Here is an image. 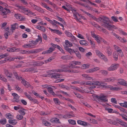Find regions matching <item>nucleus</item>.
Listing matches in <instances>:
<instances>
[{"label":"nucleus","mask_w":127,"mask_h":127,"mask_svg":"<svg viewBox=\"0 0 127 127\" xmlns=\"http://www.w3.org/2000/svg\"><path fill=\"white\" fill-rule=\"evenodd\" d=\"M95 20L98 22L100 21L105 24H107L108 22L109 18L105 16H102L98 18H96Z\"/></svg>","instance_id":"1"},{"label":"nucleus","mask_w":127,"mask_h":127,"mask_svg":"<svg viewBox=\"0 0 127 127\" xmlns=\"http://www.w3.org/2000/svg\"><path fill=\"white\" fill-rule=\"evenodd\" d=\"M95 97L98 99L99 101L107 102L108 101L107 96L104 95H101L99 96L96 95Z\"/></svg>","instance_id":"2"},{"label":"nucleus","mask_w":127,"mask_h":127,"mask_svg":"<svg viewBox=\"0 0 127 127\" xmlns=\"http://www.w3.org/2000/svg\"><path fill=\"white\" fill-rule=\"evenodd\" d=\"M12 95L14 96V100L12 101V102H16L17 103H19L20 101L19 99L20 96L15 93H12Z\"/></svg>","instance_id":"3"},{"label":"nucleus","mask_w":127,"mask_h":127,"mask_svg":"<svg viewBox=\"0 0 127 127\" xmlns=\"http://www.w3.org/2000/svg\"><path fill=\"white\" fill-rule=\"evenodd\" d=\"M48 75L50 76L51 78L57 79L58 78H61V75L58 73H54L48 74Z\"/></svg>","instance_id":"4"},{"label":"nucleus","mask_w":127,"mask_h":127,"mask_svg":"<svg viewBox=\"0 0 127 127\" xmlns=\"http://www.w3.org/2000/svg\"><path fill=\"white\" fill-rule=\"evenodd\" d=\"M44 64V62L42 61H37L33 62L32 65L34 66H41Z\"/></svg>","instance_id":"5"},{"label":"nucleus","mask_w":127,"mask_h":127,"mask_svg":"<svg viewBox=\"0 0 127 127\" xmlns=\"http://www.w3.org/2000/svg\"><path fill=\"white\" fill-rule=\"evenodd\" d=\"M117 65H118L116 64H112L110 67L108 68V70L109 71H112L115 70L117 69Z\"/></svg>","instance_id":"6"},{"label":"nucleus","mask_w":127,"mask_h":127,"mask_svg":"<svg viewBox=\"0 0 127 127\" xmlns=\"http://www.w3.org/2000/svg\"><path fill=\"white\" fill-rule=\"evenodd\" d=\"M3 8L1 6H0V11H1L0 12V13L1 15L3 16V17L4 18H6V12L5 11V10H3Z\"/></svg>","instance_id":"7"},{"label":"nucleus","mask_w":127,"mask_h":127,"mask_svg":"<svg viewBox=\"0 0 127 127\" xmlns=\"http://www.w3.org/2000/svg\"><path fill=\"white\" fill-rule=\"evenodd\" d=\"M4 73L6 76L10 78H11L13 76L12 74L6 69H4Z\"/></svg>","instance_id":"8"},{"label":"nucleus","mask_w":127,"mask_h":127,"mask_svg":"<svg viewBox=\"0 0 127 127\" xmlns=\"http://www.w3.org/2000/svg\"><path fill=\"white\" fill-rule=\"evenodd\" d=\"M117 121H119L120 124L125 127H127V123L123 121L122 120L118 119H116Z\"/></svg>","instance_id":"9"},{"label":"nucleus","mask_w":127,"mask_h":127,"mask_svg":"<svg viewBox=\"0 0 127 127\" xmlns=\"http://www.w3.org/2000/svg\"><path fill=\"white\" fill-rule=\"evenodd\" d=\"M118 83L121 85L125 86H127V83H126V82L124 80L120 79L119 80Z\"/></svg>","instance_id":"10"},{"label":"nucleus","mask_w":127,"mask_h":127,"mask_svg":"<svg viewBox=\"0 0 127 127\" xmlns=\"http://www.w3.org/2000/svg\"><path fill=\"white\" fill-rule=\"evenodd\" d=\"M18 25L17 23H15L11 25V30L13 32V30H14L15 29L18 28Z\"/></svg>","instance_id":"11"},{"label":"nucleus","mask_w":127,"mask_h":127,"mask_svg":"<svg viewBox=\"0 0 127 127\" xmlns=\"http://www.w3.org/2000/svg\"><path fill=\"white\" fill-rule=\"evenodd\" d=\"M13 73L16 79L20 80V77L21 76H19L17 72L14 70L13 71Z\"/></svg>","instance_id":"12"},{"label":"nucleus","mask_w":127,"mask_h":127,"mask_svg":"<svg viewBox=\"0 0 127 127\" xmlns=\"http://www.w3.org/2000/svg\"><path fill=\"white\" fill-rule=\"evenodd\" d=\"M18 50V48H16L15 47H13L12 48H8L7 49V50L10 52H15Z\"/></svg>","instance_id":"13"},{"label":"nucleus","mask_w":127,"mask_h":127,"mask_svg":"<svg viewBox=\"0 0 127 127\" xmlns=\"http://www.w3.org/2000/svg\"><path fill=\"white\" fill-rule=\"evenodd\" d=\"M106 48L108 56H110L112 54V52L111 49L110 47L109 46L107 47Z\"/></svg>","instance_id":"14"},{"label":"nucleus","mask_w":127,"mask_h":127,"mask_svg":"<svg viewBox=\"0 0 127 127\" xmlns=\"http://www.w3.org/2000/svg\"><path fill=\"white\" fill-rule=\"evenodd\" d=\"M79 43L82 45L86 46L88 45V42L87 41L84 40H81L79 41Z\"/></svg>","instance_id":"15"},{"label":"nucleus","mask_w":127,"mask_h":127,"mask_svg":"<svg viewBox=\"0 0 127 127\" xmlns=\"http://www.w3.org/2000/svg\"><path fill=\"white\" fill-rule=\"evenodd\" d=\"M110 22V21L109 19V21L108 23L105 24V26L107 27L108 30H112V26H111V25L109 24V22Z\"/></svg>","instance_id":"16"},{"label":"nucleus","mask_w":127,"mask_h":127,"mask_svg":"<svg viewBox=\"0 0 127 127\" xmlns=\"http://www.w3.org/2000/svg\"><path fill=\"white\" fill-rule=\"evenodd\" d=\"M9 123L13 125H15L17 123V122L16 120H9Z\"/></svg>","instance_id":"17"},{"label":"nucleus","mask_w":127,"mask_h":127,"mask_svg":"<svg viewBox=\"0 0 127 127\" xmlns=\"http://www.w3.org/2000/svg\"><path fill=\"white\" fill-rule=\"evenodd\" d=\"M96 53V54L100 58H101V57L104 56V55L101 53L100 51L98 50H96L95 51Z\"/></svg>","instance_id":"18"},{"label":"nucleus","mask_w":127,"mask_h":127,"mask_svg":"<svg viewBox=\"0 0 127 127\" xmlns=\"http://www.w3.org/2000/svg\"><path fill=\"white\" fill-rule=\"evenodd\" d=\"M37 28L38 29L40 30L43 32H45L46 31L45 28L44 27H41L39 25L37 26Z\"/></svg>","instance_id":"19"},{"label":"nucleus","mask_w":127,"mask_h":127,"mask_svg":"<svg viewBox=\"0 0 127 127\" xmlns=\"http://www.w3.org/2000/svg\"><path fill=\"white\" fill-rule=\"evenodd\" d=\"M92 85H99L101 84H103V83L102 82L96 81V82H94L93 83H92Z\"/></svg>","instance_id":"20"},{"label":"nucleus","mask_w":127,"mask_h":127,"mask_svg":"<svg viewBox=\"0 0 127 127\" xmlns=\"http://www.w3.org/2000/svg\"><path fill=\"white\" fill-rule=\"evenodd\" d=\"M11 34V32L9 31L6 32L4 34V35L6 39H7L8 37V35Z\"/></svg>","instance_id":"21"},{"label":"nucleus","mask_w":127,"mask_h":127,"mask_svg":"<svg viewBox=\"0 0 127 127\" xmlns=\"http://www.w3.org/2000/svg\"><path fill=\"white\" fill-rule=\"evenodd\" d=\"M43 123L44 125L46 126H49L51 125V124L50 123L46 121V120H44L43 121Z\"/></svg>","instance_id":"22"},{"label":"nucleus","mask_w":127,"mask_h":127,"mask_svg":"<svg viewBox=\"0 0 127 127\" xmlns=\"http://www.w3.org/2000/svg\"><path fill=\"white\" fill-rule=\"evenodd\" d=\"M30 100L31 101L33 102L34 103L38 104L39 103L37 99L34 98H33L32 97H31V98L30 99Z\"/></svg>","instance_id":"23"},{"label":"nucleus","mask_w":127,"mask_h":127,"mask_svg":"<svg viewBox=\"0 0 127 127\" xmlns=\"http://www.w3.org/2000/svg\"><path fill=\"white\" fill-rule=\"evenodd\" d=\"M65 33L68 37H70L72 35V34L68 31H66L65 32Z\"/></svg>","instance_id":"24"},{"label":"nucleus","mask_w":127,"mask_h":127,"mask_svg":"<svg viewBox=\"0 0 127 127\" xmlns=\"http://www.w3.org/2000/svg\"><path fill=\"white\" fill-rule=\"evenodd\" d=\"M16 118L18 120H19L22 119L23 118V117L22 115H18L16 116Z\"/></svg>","instance_id":"25"},{"label":"nucleus","mask_w":127,"mask_h":127,"mask_svg":"<svg viewBox=\"0 0 127 127\" xmlns=\"http://www.w3.org/2000/svg\"><path fill=\"white\" fill-rule=\"evenodd\" d=\"M76 53H75L77 57L79 59H81V54L79 51H76Z\"/></svg>","instance_id":"26"},{"label":"nucleus","mask_w":127,"mask_h":127,"mask_svg":"<svg viewBox=\"0 0 127 127\" xmlns=\"http://www.w3.org/2000/svg\"><path fill=\"white\" fill-rule=\"evenodd\" d=\"M122 88L117 87H113L112 86L111 90L113 91H118L120 90H121Z\"/></svg>","instance_id":"27"},{"label":"nucleus","mask_w":127,"mask_h":127,"mask_svg":"<svg viewBox=\"0 0 127 127\" xmlns=\"http://www.w3.org/2000/svg\"><path fill=\"white\" fill-rule=\"evenodd\" d=\"M22 109V110H19V112L22 115H24L25 114V112L24 111L25 109L23 108Z\"/></svg>","instance_id":"28"},{"label":"nucleus","mask_w":127,"mask_h":127,"mask_svg":"<svg viewBox=\"0 0 127 127\" xmlns=\"http://www.w3.org/2000/svg\"><path fill=\"white\" fill-rule=\"evenodd\" d=\"M115 49L117 50V51L118 52H119V53L120 55H121V57L123 56L124 55L122 51V50L121 49H120L119 50H117V49H116V47H115Z\"/></svg>","instance_id":"29"},{"label":"nucleus","mask_w":127,"mask_h":127,"mask_svg":"<svg viewBox=\"0 0 127 127\" xmlns=\"http://www.w3.org/2000/svg\"><path fill=\"white\" fill-rule=\"evenodd\" d=\"M89 66V65L87 64H84L82 66V68L83 69H86L88 68Z\"/></svg>","instance_id":"30"},{"label":"nucleus","mask_w":127,"mask_h":127,"mask_svg":"<svg viewBox=\"0 0 127 127\" xmlns=\"http://www.w3.org/2000/svg\"><path fill=\"white\" fill-rule=\"evenodd\" d=\"M57 18L62 23L64 24H65V22L64 20L62 18L58 16H57Z\"/></svg>","instance_id":"31"},{"label":"nucleus","mask_w":127,"mask_h":127,"mask_svg":"<svg viewBox=\"0 0 127 127\" xmlns=\"http://www.w3.org/2000/svg\"><path fill=\"white\" fill-rule=\"evenodd\" d=\"M68 52L70 54H71V53H76V51H75L74 49L70 48L68 49Z\"/></svg>","instance_id":"32"},{"label":"nucleus","mask_w":127,"mask_h":127,"mask_svg":"<svg viewBox=\"0 0 127 127\" xmlns=\"http://www.w3.org/2000/svg\"><path fill=\"white\" fill-rule=\"evenodd\" d=\"M70 66V68H74L75 67V65L73 61L69 64Z\"/></svg>","instance_id":"33"},{"label":"nucleus","mask_w":127,"mask_h":127,"mask_svg":"<svg viewBox=\"0 0 127 127\" xmlns=\"http://www.w3.org/2000/svg\"><path fill=\"white\" fill-rule=\"evenodd\" d=\"M90 23L92 25L95 27L99 28L100 27V26L98 25L94 22H91Z\"/></svg>","instance_id":"34"},{"label":"nucleus","mask_w":127,"mask_h":127,"mask_svg":"<svg viewBox=\"0 0 127 127\" xmlns=\"http://www.w3.org/2000/svg\"><path fill=\"white\" fill-rule=\"evenodd\" d=\"M68 122L71 124L75 125L76 124L75 121L73 120H68Z\"/></svg>","instance_id":"35"},{"label":"nucleus","mask_w":127,"mask_h":127,"mask_svg":"<svg viewBox=\"0 0 127 127\" xmlns=\"http://www.w3.org/2000/svg\"><path fill=\"white\" fill-rule=\"evenodd\" d=\"M126 103H127V102L124 101V102L123 103H120V105L122 106H123V107H127V104Z\"/></svg>","instance_id":"36"},{"label":"nucleus","mask_w":127,"mask_h":127,"mask_svg":"<svg viewBox=\"0 0 127 127\" xmlns=\"http://www.w3.org/2000/svg\"><path fill=\"white\" fill-rule=\"evenodd\" d=\"M15 88H16V90L19 91V92H22L23 91L18 86H15Z\"/></svg>","instance_id":"37"},{"label":"nucleus","mask_w":127,"mask_h":127,"mask_svg":"<svg viewBox=\"0 0 127 127\" xmlns=\"http://www.w3.org/2000/svg\"><path fill=\"white\" fill-rule=\"evenodd\" d=\"M15 59H17V58H11L10 57L9 58H6V61H9L10 62L12 61H14Z\"/></svg>","instance_id":"38"},{"label":"nucleus","mask_w":127,"mask_h":127,"mask_svg":"<svg viewBox=\"0 0 127 127\" xmlns=\"http://www.w3.org/2000/svg\"><path fill=\"white\" fill-rule=\"evenodd\" d=\"M103 80L105 82H107L112 81L113 79L111 78H107L104 79Z\"/></svg>","instance_id":"39"},{"label":"nucleus","mask_w":127,"mask_h":127,"mask_svg":"<svg viewBox=\"0 0 127 127\" xmlns=\"http://www.w3.org/2000/svg\"><path fill=\"white\" fill-rule=\"evenodd\" d=\"M118 109H119L121 111L123 112L124 113H126V112L124 109L121 107H118Z\"/></svg>","instance_id":"40"},{"label":"nucleus","mask_w":127,"mask_h":127,"mask_svg":"<svg viewBox=\"0 0 127 127\" xmlns=\"http://www.w3.org/2000/svg\"><path fill=\"white\" fill-rule=\"evenodd\" d=\"M6 122V120L5 119L4 120H0V123L3 125L5 124Z\"/></svg>","instance_id":"41"},{"label":"nucleus","mask_w":127,"mask_h":127,"mask_svg":"<svg viewBox=\"0 0 127 127\" xmlns=\"http://www.w3.org/2000/svg\"><path fill=\"white\" fill-rule=\"evenodd\" d=\"M53 100L56 104H58L59 103H60V101L59 99L57 98H54Z\"/></svg>","instance_id":"42"},{"label":"nucleus","mask_w":127,"mask_h":127,"mask_svg":"<svg viewBox=\"0 0 127 127\" xmlns=\"http://www.w3.org/2000/svg\"><path fill=\"white\" fill-rule=\"evenodd\" d=\"M54 30V32L55 33L58 34H62V32L59 30Z\"/></svg>","instance_id":"43"},{"label":"nucleus","mask_w":127,"mask_h":127,"mask_svg":"<svg viewBox=\"0 0 127 127\" xmlns=\"http://www.w3.org/2000/svg\"><path fill=\"white\" fill-rule=\"evenodd\" d=\"M54 49L52 48H50L47 51V53H50L52 52L54 50Z\"/></svg>","instance_id":"44"},{"label":"nucleus","mask_w":127,"mask_h":127,"mask_svg":"<svg viewBox=\"0 0 127 127\" xmlns=\"http://www.w3.org/2000/svg\"><path fill=\"white\" fill-rule=\"evenodd\" d=\"M38 38L36 39V41L37 43H38L39 41H40L41 42H42V38L41 37H40L39 35L38 36Z\"/></svg>","instance_id":"45"},{"label":"nucleus","mask_w":127,"mask_h":127,"mask_svg":"<svg viewBox=\"0 0 127 127\" xmlns=\"http://www.w3.org/2000/svg\"><path fill=\"white\" fill-rule=\"evenodd\" d=\"M24 94L26 96V97H27L29 100L32 97L31 96L28 94L26 92H25L24 93Z\"/></svg>","instance_id":"46"},{"label":"nucleus","mask_w":127,"mask_h":127,"mask_svg":"<svg viewBox=\"0 0 127 127\" xmlns=\"http://www.w3.org/2000/svg\"><path fill=\"white\" fill-rule=\"evenodd\" d=\"M6 116L7 118L11 119L12 118V115L10 113L7 114L6 115Z\"/></svg>","instance_id":"47"},{"label":"nucleus","mask_w":127,"mask_h":127,"mask_svg":"<svg viewBox=\"0 0 127 127\" xmlns=\"http://www.w3.org/2000/svg\"><path fill=\"white\" fill-rule=\"evenodd\" d=\"M20 81L21 80H22L21 82L23 84H24L25 83V82H26V81L25 80V79L24 78H23L21 76L20 77Z\"/></svg>","instance_id":"48"},{"label":"nucleus","mask_w":127,"mask_h":127,"mask_svg":"<svg viewBox=\"0 0 127 127\" xmlns=\"http://www.w3.org/2000/svg\"><path fill=\"white\" fill-rule=\"evenodd\" d=\"M20 15L18 14H15L14 15V16L17 19H21V17L20 16Z\"/></svg>","instance_id":"49"},{"label":"nucleus","mask_w":127,"mask_h":127,"mask_svg":"<svg viewBox=\"0 0 127 127\" xmlns=\"http://www.w3.org/2000/svg\"><path fill=\"white\" fill-rule=\"evenodd\" d=\"M90 121H91V122L93 124H97V121L94 119H92V120L91 119H90Z\"/></svg>","instance_id":"50"},{"label":"nucleus","mask_w":127,"mask_h":127,"mask_svg":"<svg viewBox=\"0 0 127 127\" xmlns=\"http://www.w3.org/2000/svg\"><path fill=\"white\" fill-rule=\"evenodd\" d=\"M64 79H59L56 80V81H55V82L56 83H58L62 82L64 81Z\"/></svg>","instance_id":"51"},{"label":"nucleus","mask_w":127,"mask_h":127,"mask_svg":"<svg viewBox=\"0 0 127 127\" xmlns=\"http://www.w3.org/2000/svg\"><path fill=\"white\" fill-rule=\"evenodd\" d=\"M23 85H24L26 88H28L30 85L29 83L27 81H26L25 83Z\"/></svg>","instance_id":"52"},{"label":"nucleus","mask_w":127,"mask_h":127,"mask_svg":"<svg viewBox=\"0 0 127 127\" xmlns=\"http://www.w3.org/2000/svg\"><path fill=\"white\" fill-rule=\"evenodd\" d=\"M111 101L112 102L116 104L117 103V100L114 98H112L111 99Z\"/></svg>","instance_id":"53"},{"label":"nucleus","mask_w":127,"mask_h":127,"mask_svg":"<svg viewBox=\"0 0 127 127\" xmlns=\"http://www.w3.org/2000/svg\"><path fill=\"white\" fill-rule=\"evenodd\" d=\"M37 11H39V12H41V13H44V11L41 8L39 7L37 8Z\"/></svg>","instance_id":"54"},{"label":"nucleus","mask_w":127,"mask_h":127,"mask_svg":"<svg viewBox=\"0 0 127 127\" xmlns=\"http://www.w3.org/2000/svg\"><path fill=\"white\" fill-rule=\"evenodd\" d=\"M94 70L93 68L90 69L89 70H87V73H91L94 72Z\"/></svg>","instance_id":"55"},{"label":"nucleus","mask_w":127,"mask_h":127,"mask_svg":"<svg viewBox=\"0 0 127 127\" xmlns=\"http://www.w3.org/2000/svg\"><path fill=\"white\" fill-rule=\"evenodd\" d=\"M119 124H120V123L119 121L117 122L116 121H113L112 124L118 126L119 125Z\"/></svg>","instance_id":"56"},{"label":"nucleus","mask_w":127,"mask_h":127,"mask_svg":"<svg viewBox=\"0 0 127 127\" xmlns=\"http://www.w3.org/2000/svg\"><path fill=\"white\" fill-rule=\"evenodd\" d=\"M111 19L113 21L115 22H118V21L116 18L115 16H112L111 17Z\"/></svg>","instance_id":"57"},{"label":"nucleus","mask_w":127,"mask_h":127,"mask_svg":"<svg viewBox=\"0 0 127 127\" xmlns=\"http://www.w3.org/2000/svg\"><path fill=\"white\" fill-rule=\"evenodd\" d=\"M101 58L105 62H107L108 61L106 57L104 55V56H102V57H101Z\"/></svg>","instance_id":"58"},{"label":"nucleus","mask_w":127,"mask_h":127,"mask_svg":"<svg viewBox=\"0 0 127 127\" xmlns=\"http://www.w3.org/2000/svg\"><path fill=\"white\" fill-rule=\"evenodd\" d=\"M101 72V73L104 75H106L108 73L107 71L102 70Z\"/></svg>","instance_id":"59"},{"label":"nucleus","mask_w":127,"mask_h":127,"mask_svg":"<svg viewBox=\"0 0 127 127\" xmlns=\"http://www.w3.org/2000/svg\"><path fill=\"white\" fill-rule=\"evenodd\" d=\"M73 62L74 63L75 65H79L81 64V63L80 62L77 61H73Z\"/></svg>","instance_id":"60"},{"label":"nucleus","mask_w":127,"mask_h":127,"mask_svg":"<svg viewBox=\"0 0 127 127\" xmlns=\"http://www.w3.org/2000/svg\"><path fill=\"white\" fill-rule=\"evenodd\" d=\"M114 59L117 61V60L118 57V54H115L114 55Z\"/></svg>","instance_id":"61"},{"label":"nucleus","mask_w":127,"mask_h":127,"mask_svg":"<svg viewBox=\"0 0 127 127\" xmlns=\"http://www.w3.org/2000/svg\"><path fill=\"white\" fill-rule=\"evenodd\" d=\"M43 49H35V53H37L39 52H40L41 51L43 50Z\"/></svg>","instance_id":"62"},{"label":"nucleus","mask_w":127,"mask_h":127,"mask_svg":"<svg viewBox=\"0 0 127 127\" xmlns=\"http://www.w3.org/2000/svg\"><path fill=\"white\" fill-rule=\"evenodd\" d=\"M21 101L22 104L24 105H26L27 104V102L24 99H21Z\"/></svg>","instance_id":"63"},{"label":"nucleus","mask_w":127,"mask_h":127,"mask_svg":"<svg viewBox=\"0 0 127 127\" xmlns=\"http://www.w3.org/2000/svg\"><path fill=\"white\" fill-rule=\"evenodd\" d=\"M82 124L81 125H83L84 126H88L89 124V123L86 122L84 121H82V122L81 123Z\"/></svg>","instance_id":"64"}]
</instances>
